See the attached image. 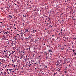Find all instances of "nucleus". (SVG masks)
Segmentation results:
<instances>
[{
  "instance_id": "nucleus-24",
  "label": "nucleus",
  "mask_w": 76,
  "mask_h": 76,
  "mask_svg": "<svg viewBox=\"0 0 76 76\" xmlns=\"http://www.w3.org/2000/svg\"><path fill=\"white\" fill-rule=\"evenodd\" d=\"M4 53H6V51H5V50L4 51Z\"/></svg>"
},
{
  "instance_id": "nucleus-8",
  "label": "nucleus",
  "mask_w": 76,
  "mask_h": 76,
  "mask_svg": "<svg viewBox=\"0 0 76 76\" xmlns=\"http://www.w3.org/2000/svg\"><path fill=\"white\" fill-rule=\"evenodd\" d=\"M52 50H51V49H50L48 50V51L49 52H52Z\"/></svg>"
},
{
  "instance_id": "nucleus-40",
  "label": "nucleus",
  "mask_w": 76,
  "mask_h": 76,
  "mask_svg": "<svg viewBox=\"0 0 76 76\" xmlns=\"http://www.w3.org/2000/svg\"><path fill=\"white\" fill-rule=\"evenodd\" d=\"M8 52H9V53H10V51H8Z\"/></svg>"
},
{
  "instance_id": "nucleus-42",
  "label": "nucleus",
  "mask_w": 76,
  "mask_h": 76,
  "mask_svg": "<svg viewBox=\"0 0 76 76\" xmlns=\"http://www.w3.org/2000/svg\"><path fill=\"white\" fill-rule=\"evenodd\" d=\"M1 32H0V34H1Z\"/></svg>"
},
{
  "instance_id": "nucleus-33",
  "label": "nucleus",
  "mask_w": 76,
  "mask_h": 76,
  "mask_svg": "<svg viewBox=\"0 0 76 76\" xmlns=\"http://www.w3.org/2000/svg\"><path fill=\"white\" fill-rule=\"evenodd\" d=\"M4 66V64H3V66Z\"/></svg>"
},
{
  "instance_id": "nucleus-43",
  "label": "nucleus",
  "mask_w": 76,
  "mask_h": 76,
  "mask_svg": "<svg viewBox=\"0 0 76 76\" xmlns=\"http://www.w3.org/2000/svg\"><path fill=\"white\" fill-rule=\"evenodd\" d=\"M14 26H15V25H16V24H14Z\"/></svg>"
},
{
  "instance_id": "nucleus-39",
  "label": "nucleus",
  "mask_w": 76,
  "mask_h": 76,
  "mask_svg": "<svg viewBox=\"0 0 76 76\" xmlns=\"http://www.w3.org/2000/svg\"><path fill=\"white\" fill-rule=\"evenodd\" d=\"M2 23V22H0V23Z\"/></svg>"
},
{
  "instance_id": "nucleus-10",
  "label": "nucleus",
  "mask_w": 76,
  "mask_h": 76,
  "mask_svg": "<svg viewBox=\"0 0 76 76\" xmlns=\"http://www.w3.org/2000/svg\"><path fill=\"white\" fill-rule=\"evenodd\" d=\"M7 34V32H5V33H4V34L5 35H6V34Z\"/></svg>"
},
{
  "instance_id": "nucleus-57",
  "label": "nucleus",
  "mask_w": 76,
  "mask_h": 76,
  "mask_svg": "<svg viewBox=\"0 0 76 76\" xmlns=\"http://www.w3.org/2000/svg\"><path fill=\"white\" fill-rule=\"evenodd\" d=\"M59 35H60V33H59Z\"/></svg>"
},
{
  "instance_id": "nucleus-41",
  "label": "nucleus",
  "mask_w": 76,
  "mask_h": 76,
  "mask_svg": "<svg viewBox=\"0 0 76 76\" xmlns=\"http://www.w3.org/2000/svg\"><path fill=\"white\" fill-rule=\"evenodd\" d=\"M35 70H36V69H37V68H35Z\"/></svg>"
},
{
  "instance_id": "nucleus-30",
  "label": "nucleus",
  "mask_w": 76,
  "mask_h": 76,
  "mask_svg": "<svg viewBox=\"0 0 76 76\" xmlns=\"http://www.w3.org/2000/svg\"><path fill=\"white\" fill-rule=\"evenodd\" d=\"M17 35H18H18H19V34H17Z\"/></svg>"
},
{
  "instance_id": "nucleus-38",
  "label": "nucleus",
  "mask_w": 76,
  "mask_h": 76,
  "mask_svg": "<svg viewBox=\"0 0 76 76\" xmlns=\"http://www.w3.org/2000/svg\"><path fill=\"white\" fill-rule=\"evenodd\" d=\"M7 33L8 34V33H9V31H7Z\"/></svg>"
},
{
  "instance_id": "nucleus-63",
  "label": "nucleus",
  "mask_w": 76,
  "mask_h": 76,
  "mask_svg": "<svg viewBox=\"0 0 76 76\" xmlns=\"http://www.w3.org/2000/svg\"><path fill=\"white\" fill-rule=\"evenodd\" d=\"M13 47V48H15V47Z\"/></svg>"
},
{
  "instance_id": "nucleus-48",
  "label": "nucleus",
  "mask_w": 76,
  "mask_h": 76,
  "mask_svg": "<svg viewBox=\"0 0 76 76\" xmlns=\"http://www.w3.org/2000/svg\"><path fill=\"white\" fill-rule=\"evenodd\" d=\"M70 65H69V67H70Z\"/></svg>"
},
{
  "instance_id": "nucleus-28",
  "label": "nucleus",
  "mask_w": 76,
  "mask_h": 76,
  "mask_svg": "<svg viewBox=\"0 0 76 76\" xmlns=\"http://www.w3.org/2000/svg\"><path fill=\"white\" fill-rule=\"evenodd\" d=\"M49 28H51V26H49Z\"/></svg>"
},
{
  "instance_id": "nucleus-36",
  "label": "nucleus",
  "mask_w": 76,
  "mask_h": 76,
  "mask_svg": "<svg viewBox=\"0 0 76 76\" xmlns=\"http://www.w3.org/2000/svg\"><path fill=\"white\" fill-rule=\"evenodd\" d=\"M62 33H63V32H61V34H62Z\"/></svg>"
},
{
  "instance_id": "nucleus-5",
  "label": "nucleus",
  "mask_w": 76,
  "mask_h": 76,
  "mask_svg": "<svg viewBox=\"0 0 76 76\" xmlns=\"http://www.w3.org/2000/svg\"><path fill=\"white\" fill-rule=\"evenodd\" d=\"M9 17H10V19H11V18H12V16H11V15H9Z\"/></svg>"
},
{
  "instance_id": "nucleus-61",
  "label": "nucleus",
  "mask_w": 76,
  "mask_h": 76,
  "mask_svg": "<svg viewBox=\"0 0 76 76\" xmlns=\"http://www.w3.org/2000/svg\"><path fill=\"white\" fill-rule=\"evenodd\" d=\"M12 44V46H13V44Z\"/></svg>"
},
{
  "instance_id": "nucleus-16",
  "label": "nucleus",
  "mask_w": 76,
  "mask_h": 76,
  "mask_svg": "<svg viewBox=\"0 0 76 76\" xmlns=\"http://www.w3.org/2000/svg\"><path fill=\"white\" fill-rule=\"evenodd\" d=\"M23 16L24 17H26V15L25 16L24 15H23Z\"/></svg>"
},
{
  "instance_id": "nucleus-20",
  "label": "nucleus",
  "mask_w": 76,
  "mask_h": 76,
  "mask_svg": "<svg viewBox=\"0 0 76 76\" xmlns=\"http://www.w3.org/2000/svg\"><path fill=\"white\" fill-rule=\"evenodd\" d=\"M45 53H46V55H47V54H48V53H47L45 52Z\"/></svg>"
},
{
  "instance_id": "nucleus-56",
  "label": "nucleus",
  "mask_w": 76,
  "mask_h": 76,
  "mask_svg": "<svg viewBox=\"0 0 76 76\" xmlns=\"http://www.w3.org/2000/svg\"><path fill=\"white\" fill-rule=\"evenodd\" d=\"M26 39H28V38H26Z\"/></svg>"
},
{
  "instance_id": "nucleus-26",
  "label": "nucleus",
  "mask_w": 76,
  "mask_h": 76,
  "mask_svg": "<svg viewBox=\"0 0 76 76\" xmlns=\"http://www.w3.org/2000/svg\"><path fill=\"white\" fill-rule=\"evenodd\" d=\"M56 73H54V75H56Z\"/></svg>"
},
{
  "instance_id": "nucleus-11",
  "label": "nucleus",
  "mask_w": 76,
  "mask_h": 76,
  "mask_svg": "<svg viewBox=\"0 0 76 76\" xmlns=\"http://www.w3.org/2000/svg\"><path fill=\"white\" fill-rule=\"evenodd\" d=\"M7 54V53H5L4 55V56H6Z\"/></svg>"
},
{
  "instance_id": "nucleus-54",
  "label": "nucleus",
  "mask_w": 76,
  "mask_h": 76,
  "mask_svg": "<svg viewBox=\"0 0 76 76\" xmlns=\"http://www.w3.org/2000/svg\"><path fill=\"white\" fill-rule=\"evenodd\" d=\"M0 65H1V63H0Z\"/></svg>"
},
{
  "instance_id": "nucleus-27",
  "label": "nucleus",
  "mask_w": 76,
  "mask_h": 76,
  "mask_svg": "<svg viewBox=\"0 0 76 76\" xmlns=\"http://www.w3.org/2000/svg\"><path fill=\"white\" fill-rule=\"evenodd\" d=\"M5 67H7V65H6Z\"/></svg>"
},
{
  "instance_id": "nucleus-35",
  "label": "nucleus",
  "mask_w": 76,
  "mask_h": 76,
  "mask_svg": "<svg viewBox=\"0 0 76 76\" xmlns=\"http://www.w3.org/2000/svg\"><path fill=\"white\" fill-rule=\"evenodd\" d=\"M7 73H8V74H9V72H8Z\"/></svg>"
},
{
  "instance_id": "nucleus-1",
  "label": "nucleus",
  "mask_w": 76,
  "mask_h": 76,
  "mask_svg": "<svg viewBox=\"0 0 76 76\" xmlns=\"http://www.w3.org/2000/svg\"><path fill=\"white\" fill-rule=\"evenodd\" d=\"M20 56H21V58H20V59H21V58H23V55H22V54H21Z\"/></svg>"
},
{
  "instance_id": "nucleus-32",
  "label": "nucleus",
  "mask_w": 76,
  "mask_h": 76,
  "mask_svg": "<svg viewBox=\"0 0 76 76\" xmlns=\"http://www.w3.org/2000/svg\"><path fill=\"white\" fill-rule=\"evenodd\" d=\"M73 20H74V21H75V18H74V19H73Z\"/></svg>"
},
{
  "instance_id": "nucleus-13",
  "label": "nucleus",
  "mask_w": 76,
  "mask_h": 76,
  "mask_svg": "<svg viewBox=\"0 0 76 76\" xmlns=\"http://www.w3.org/2000/svg\"><path fill=\"white\" fill-rule=\"evenodd\" d=\"M28 38H31V36H29Z\"/></svg>"
},
{
  "instance_id": "nucleus-64",
  "label": "nucleus",
  "mask_w": 76,
  "mask_h": 76,
  "mask_svg": "<svg viewBox=\"0 0 76 76\" xmlns=\"http://www.w3.org/2000/svg\"><path fill=\"white\" fill-rule=\"evenodd\" d=\"M16 66H17V65H16Z\"/></svg>"
},
{
  "instance_id": "nucleus-59",
  "label": "nucleus",
  "mask_w": 76,
  "mask_h": 76,
  "mask_svg": "<svg viewBox=\"0 0 76 76\" xmlns=\"http://www.w3.org/2000/svg\"><path fill=\"white\" fill-rule=\"evenodd\" d=\"M15 5H16V4H15Z\"/></svg>"
},
{
  "instance_id": "nucleus-47",
  "label": "nucleus",
  "mask_w": 76,
  "mask_h": 76,
  "mask_svg": "<svg viewBox=\"0 0 76 76\" xmlns=\"http://www.w3.org/2000/svg\"><path fill=\"white\" fill-rule=\"evenodd\" d=\"M52 37H54V35H53Z\"/></svg>"
},
{
  "instance_id": "nucleus-52",
  "label": "nucleus",
  "mask_w": 76,
  "mask_h": 76,
  "mask_svg": "<svg viewBox=\"0 0 76 76\" xmlns=\"http://www.w3.org/2000/svg\"><path fill=\"white\" fill-rule=\"evenodd\" d=\"M34 31H35V32H36V30H35Z\"/></svg>"
},
{
  "instance_id": "nucleus-22",
  "label": "nucleus",
  "mask_w": 76,
  "mask_h": 76,
  "mask_svg": "<svg viewBox=\"0 0 76 76\" xmlns=\"http://www.w3.org/2000/svg\"><path fill=\"white\" fill-rule=\"evenodd\" d=\"M74 54H75V55H76V53L74 52Z\"/></svg>"
},
{
  "instance_id": "nucleus-45",
  "label": "nucleus",
  "mask_w": 76,
  "mask_h": 76,
  "mask_svg": "<svg viewBox=\"0 0 76 76\" xmlns=\"http://www.w3.org/2000/svg\"><path fill=\"white\" fill-rule=\"evenodd\" d=\"M34 64H37V63H34Z\"/></svg>"
},
{
  "instance_id": "nucleus-50",
  "label": "nucleus",
  "mask_w": 76,
  "mask_h": 76,
  "mask_svg": "<svg viewBox=\"0 0 76 76\" xmlns=\"http://www.w3.org/2000/svg\"><path fill=\"white\" fill-rule=\"evenodd\" d=\"M45 68H47V66H45Z\"/></svg>"
},
{
  "instance_id": "nucleus-55",
  "label": "nucleus",
  "mask_w": 76,
  "mask_h": 76,
  "mask_svg": "<svg viewBox=\"0 0 76 76\" xmlns=\"http://www.w3.org/2000/svg\"><path fill=\"white\" fill-rule=\"evenodd\" d=\"M17 70H18V69L17 68Z\"/></svg>"
},
{
  "instance_id": "nucleus-19",
  "label": "nucleus",
  "mask_w": 76,
  "mask_h": 76,
  "mask_svg": "<svg viewBox=\"0 0 76 76\" xmlns=\"http://www.w3.org/2000/svg\"><path fill=\"white\" fill-rule=\"evenodd\" d=\"M73 52H74V53H75V50L73 49Z\"/></svg>"
},
{
  "instance_id": "nucleus-53",
  "label": "nucleus",
  "mask_w": 76,
  "mask_h": 76,
  "mask_svg": "<svg viewBox=\"0 0 76 76\" xmlns=\"http://www.w3.org/2000/svg\"><path fill=\"white\" fill-rule=\"evenodd\" d=\"M13 44H14V45H15V43H13Z\"/></svg>"
},
{
  "instance_id": "nucleus-2",
  "label": "nucleus",
  "mask_w": 76,
  "mask_h": 76,
  "mask_svg": "<svg viewBox=\"0 0 76 76\" xmlns=\"http://www.w3.org/2000/svg\"><path fill=\"white\" fill-rule=\"evenodd\" d=\"M9 7H8V9H10V8H12V6L11 5H9Z\"/></svg>"
},
{
  "instance_id": "nucleus-4",
  "label": "nucleus",
  "mask_w": 76,
  "mask_h": 76,
  "mask_svg": "<svg viewBox=\"0 0 76 76\" xmlns=\"http://www.w3.org/2000/svg\"><path fill=\"white\" fill-rule=\"evenodd\" d=\"M58 72H60L61 71V69H60V68H58Z\"/></svg>"
},
{
  "instance_id": "nucleus-37",
  "label": "nucleus",
  "mask_w": 76,
  "mask_h": 76,
  "mask_svg": "<svg viewBox=\"0 0 76 76\" xmlns=\"http://www.w3.org/2000/svg\"><path fill=\"white\" fill-rule=\"evenodd\" d=\"M8 44H9V42L8 43Z\"/></svg>"
},
{
  "instance_id": "nucleus-14",
  "label": "nucleus",
  "mask_w": 76,
  "mask_h": 76,
  "mask_svg": "<svg viewBox=\"0 0 76 76\" xmlns=\"http://www.w3.org/2000/svg\"><path fill=\"white\" fill-rule=\"evenodd\" d=\"M12 53H11V54H13V53H14V52L13 51H12Z\"/></svg>"
},
{
  "instance_id": "nucleus-9",
  "label": "nucleus",
  "mask_w": 76,
  "mask_h": 76,
  "mask_svg": "<svg viewBox=\"0 0 76 76\" xmlns=\"http://www.w3.org/2000/svg\"><path fill=\"white\" fill-rule=\"evenodd\" d=\"M9 56V57H12V55H11V53L10 54Z\"/></svg>"
},
{
  "instance_id": "nucleus-29",
  "label": "nucleus",
  "mask_w": 76,
  "mask_h": 76,
  "mask_svg": "<svg viewBox=\"0 0 76 76\" xmlns=\"http://www.w3.org/2000/svg\"><path fill=\"white\" fill-rule=\"evenodd\" d=\"M22 52V53H24V52Z\"/></svg>"
},
{
  "instance_id": "nucleus-31",
  "label": "nucleus",
  "mask_w": 76,
  "mask_h": 76,
  "mask_svg": "<svg viewBox=\"0 0 76 76\" xmlns=\"http://www.w3.org/2000/svg\"><path fill=\"white\" fill-rule=\"evenodd\" d=\"M61 31H63V30L62 29H61Z\"/></svg>"
},
{
  "instance_id": "nucleus-58",
  "label": "nucleus",
  "mask_w": 76,
  "mask_h": 76,
  "mask_svg": "<svg viewBox=\"0 0 76 76\" xmlns=\"http://www.w3.org/2000/svg\"><path fill=\"white\" fill-rule=\"evenodd\" d=\"M8 66H9V65H8Z\"/></svg>"
},
{
  "instance_id": "nucleus-46",
  "label": "nucleus",
  "mask_w": 76,
  "mask_h": 76,
  "mask_svg": "<svg viewBox=\"0 0 76 76\" xmlns=\"http://www.w3.org/2000/svg\"><path fill=\"white\" fill-rule=\"evenodd\" d=\"M49 23H47V25H48Z\"/></svg>"
},
{
  "instance_id": "nucleus-25",
  "label": "nucleus",
  "mask_w": 76,
  "mask_h": 76,
  "mask_svg": "<svg viewBox=\"0 0 76 76\" xmlns=\"http://www.w3.org/2000/svg\"><path fill=\"white\" fill-rule=\"evenodd\" d=\"M31 65H29V67H31Z\"/></svg>"
},
{
  "instance_id": "nucleus-60",
  "label": "nucleus",
  "mask_w": 76,
  "mask_h": 76,
  "mask_svg": "<svg viewBox=\"0 0 76 76\" xmlns=\"http://www.w3.org/2000/svg\"><path fill=\"white\" fill-rule=\"evenodd\" d=\"M23 24H24V23H23Z\"/></svg>"
},
{
  "instance_id": "nucleus-17",
  "label": "nucleus",
  "mask_w": 76,
  "mask_h": 76,
  "mask_svg": "<svg viewBox=\"0 0 76 76\" xmlns=\"http://www.w3.org/2000/svg\"><path fill=\"white\" fill-rule=\"evenodd\" d=\"M3 74H1V76H3Z\"/></svg>"
},
{
  "instance_id": "nucleus-6",
  "label": "nucleus",
  "mask_w": 76,
  "mask_h": 76,
  "mask_svg": "<svg viewBox=\"0 0 76 76\" xmlns=\"http://www.w3.org/2000/svg\"><path fill=\"white\" fill-rule=\"evenodd\" d=\"M10 72H14V70L12 69H11V70H10Z\"/></svg>"
},
{
  "instance_id": "nucleus-3",
  "label": "nucleus",
  "mask_w": 76,
  "mask_h": 76,
  "mask_svg": "<svg viewBox=\"0 0 76 76\" xmlns=\"http://www.w3.org/2000/svg\"><path fill=\"white\" fill-rule=\"evenodd\" d=\"M17 58L18 59V60L17 61V62H18V63H19V56H17Z\"/></svg>"
},
{
  "instance_id": "nucleus-23",
  "label": "nucleus",
  "mask_w": 76,
  "mask_h": 76,
  "mask_svg": "<svg viewBox=\"0 0 76 76\" xmlns=\"http://www.w3.org/2000/svg\"><path fill=\"white\" fill-rule=\"evenodd\" d=\"M7 72H8L9 71L8 70V69H7Z\"/></svg>"
},
{
  "instance_id": "nucleus-15",
  "label": "nucleus",
  "mask_w": 76,
  "mask_h": 76,
  "mask_svg": "<svg viewBox=\"0 0 76 76\" xmlns=\"http://www.w3.org/2000/svg\"><path fill=\"white\" fill-rule=\"evenodd\" d=\"M4 74H5V75H6L7 74L6 72H4Z\"/></svg>"
},
{
  "instance_id": "nucleus-18",
  "label": "nucleus",
  "mask_w": 76,
  "mask_h": 76,
  "mask_svg": "<svg viewBox=\"0 0 76 76\" xmlns=\"http://www.w3.org/2000/svg\"><path fill=\"white\" fill-rule=\"evenodd\" d=\"M9 72H10V70H11V69H9Z\"/></svg>"
},
{
  "instance_id": "nucleus-51",
  "label": "nucleus",
  "mask_w": 76,
  "mask_h": 76,
  "mask_svg": "<svg viewBox=\"0 0 76 76\" xmlns=\"http://www.w3.org/2000/svg\"><path fill=\"white\" fill-rule=\"evenodd\" d=\"M51 28H53V26H51Z\"/></svg>"
},
{
  "instance_id": "nucleus-44",
  "label": "nucleus",
  "mask_w": 76,
  "mask_h": 76,
  "mask_svg": "<svg viewBox=\"0 0 76 76\" xmlns=\"http://www.w3.org/2000/svg\"><path fill=\"white\" fill-rule=\"evenodd\" d=\"M40 67H41V66H42L41 65H40Z\"/></svg>"
},
{
  "instance_id": "nucleus-21",
  "label": "nucleus",
  "mask_w": 76,
  "mask_h": 76,
  "mask_svg": "<svg viewBox=\"0 0 76 76\" xmlns=\"http://www.w3.org/2000/svg\"><path fill=\"white\" fill-rule=\"evenodd\" d=\"M17 50L18 51H19V49H17Z\"/></svg>"
},
{
  "instance_id": "nucleus-12",
  "label": "nucleus",
  "mask_w": 76,
  "mask_h": 76,
  "mask_svg": "<svg viewBox=\"0 0 76 76\" xmlns=\"http://www.w3.org/2000/svg\"><path fill=\"white\" fill-rule=\"evenodd\" d=\"M29 64L30 65H31V62H30V61H29Z\"/></svg>"
},
{
  "instance_id": "nucleus-62",
  "label": "nucleus",
  "mask_w": 76,
  "mask_h": 76,
  "mask_svg": "<svg viewBox=\"0 0 76 76\" xmlns=\"http://www.w3.org/2000/svg\"><path fill=\"white\" fill-rule=\"evenodd\" d=\"M21 34H23V33L22 32V33H21Z\"/></svg>"
},
{
  "instance_id": "nucleus-7",
  "label": "nucleus",
  "mask_w": 76,
  "mask_h": 76,
  "mask_svg": "<svg viewBox=\"0 0 76 76\" xmlns=\"http://www.w3.org/2000/svg\"><path fill=\"white\" fill-rule=\"evenodd\" d=\"M25 30H26V32H29V31H28V30L27 29H26Z\"/></svg>"
},
{
  "instance_id": "nucleus-49",
  "label": "nucleus",
  "mask_w": 76,
  "mask_h": 76,
  "mask_svg": "<svg viewBox=\"0 0 76 76\" xmlns=\"http://www.w3.org/2000/svg\"><path fill=\"white\" fill-rule=\"evenodd\" d=\"M62 22H64V20H62Z\"/></svg>"
},
{
  "instance_id": "nucleus-34",
  "label": "nucleus",
  "mask_w": 76,
  "mask_h": 76,
  "mask_svg": "<svg viewBox=\"0 0 76 76\" xmlns=\"http://www.w3.org/2000/svg\"><path fill=\"white\" fill-rule=\"evenodd\" d=\"M1 74H3V72H1Z\"/></svg>"
}]
</instances>
